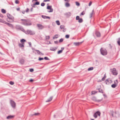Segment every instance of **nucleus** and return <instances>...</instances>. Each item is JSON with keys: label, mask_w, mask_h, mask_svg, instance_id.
<instances>
[{"label": "nucleus", "mask_w": 120, "mask_h": 120, "mask_svg": "<svg viewBox=\"0 0 120 120\" xmlns=\"http://www.w3.org/2000/svg\"><path fill=\"white\" fill-rule=\"evenodd\" d=\"M7 25H8L11 28H13V25L11 24L10 23L8 22Z\"/></svg>", "instance_id": "21"}, {"label": "nucleus", "mask_w": 120, "mask_h": 120, "mask_svg": "<svg viewBox=\"0 0 120 120\" xmlns=\"http://www.w3.org/2000/svg\"><path fill=\"white\" fill-rule=\"evenodd\" d=\"M116 86H116L115 85V84H113L112 85L111 87L112 88H115V87H116Z\"/></svg>", "instance_id": "35"}, {"label": "nucleus", "mask_w": 120, "mask_h": 120, "mask_svg": "<svg viewBox=\"0 0 120 120\" xmlns=\"http://www.w3.org/2000/svg\"><path fill=\"white\" fill-rule=\"evenodd\" d=\"M71 14L70 12H68L66 13L65 14V15L68 17H69L71 16Z\"/></svg>", "instance_id": "16"}, {"label": "nucleus", "mask_w": 120, "mask_h": 120, "mask_svg": "<svg viewBox=\"0 0 120 120\" xmlns=\"http://www.w3.org/2000/svg\"><path fill=\"white\" fill-rule=\"evenodd\" d=\"M79 16H77L76 17V20H79Z\"/></svg>", "instance_id": "47"}, {"label": "nucleus", "mask_w": 120, "mask_h": 120, "mask_svg": "<svg viewBox=\"0 0 120 120\" xmlns=\"http://www.w3.org/2000/svg\"><path fill=\"white\" fill-rule=\"evenodd\" d=\"M106 77V74H105L104 76L101 79V81H104L105 80Z\"/></svg>", "instance_id": "23"}, {"label": "nucleus", "mask_w": 120, "mask_h": 120, "mask_svg": "<svg viewBox=\"0 0 120 120\" xmlns=\"http://www.w3.org/2000/svg\"><path fill=\"white\" fill-rule=\"evenodd\" d=\"M94 10H93L92 12L90 13V18H91L93 15H94Z\"/></svg>", "instance_id": "18"}, {"label": "nucleus", "mask_w": 120, "mask_h": 120, "mask_svg": "<svg viewBox=\"0 0 120 120\" xmlns=\"http://www.w3.org/2000/svg\"><path fill=\"white\" fill-rule=\"evenodd\" d=\"M0 22H2L4 23L7 24L8 23V22H6L5 21L2 20L1 19H0Z\"/></svg>", "instance_id": "24"}, {"label": "nucleus", "mask_w": 120, "mask_h": 120, "mask_svg": "<svg viewBox=\"0 0 120 120\" xmlns=\"http://www.w3.org/2000/svg\"><path fill=\"white\" fill-rule=\"evenodd\" d=\"M92 99L94 101H96L98 102H100L102 100L103 98H102L100 100H97L95 97H93L92 98Z\"/></svg>", "instance_id": "10"}, {"label": "nucleus", "mask_w": 120, "mask_h": 120, "mask_svg": "<svg viewBox=\"0 0 120 120\" xmlns=\"http://www.w3.org/2000/svg\"><path fill=\"white\" fill-rule=\"evenodd\" d=\"M55 37L56 38H58V35H55Z\"/></svg>", "instance_id": "63"}, {"label": "nucleus", "mask_w": 120, "mask_h": 120, "mask_svg": "<svg viewBox=\"0 0 120 120\" xmlns=\"http://www.w3.org/2000/svg\"><path fill=\"white\" fill-rule=\"evenodd\" d=\"M29 9L28 8H27L26 10V12H28L29 11Z\"/></svg>", "instance_id": "58"}, {"label": "nucleus", "mask_w": 120, "mask_h": 120, "mask_svg": "<svg viewBox=\"0 0 120 120\" xmlns=\"http://www.w3.org/2000/svg\"><path fill=\"white\" fill-rule=\"evenodd\" d=\"M53 97L52 96L50 97L47 101H46V102H49L51 101L53 98Z\"/></svg>", "instance_id": "19"}, {"label": "nucleus", "mask_w": 120, "mask_h": 120, "mask_svg": "<svg viewBox=\"0 0 120 120\" xmlns=\"http://www.w3.org/2000/svg\"><path fill=\"white\" fill-rule=\"evenodd\" d=\"M78 22L80 23H82L83 22V20L82 18L80 19L79 20Z\"/></svg>", "instance_id": "30"}, {"label": "nucleus", "mask_w": 120, "mask_h": 120, "mask_svg": "<svg viewBox=\"0 0 120 120\" xmlns=\"http://www.w3.org/2000/svg\"><path fill=\"white\" fill-rule=\"evenodd\" d=\"M37 26L38 27L39 29H41L44 28V27L42 25L40 24H38L37 25Z\"/></svg>", "instance_id": "12"}, {"label": "nucleus", "mask_w": 120, "mask_h": 120, "mask_svg": "<svg viewBox=\"0 0 120 120\" xmlns=\"http://www.w3.org/2000/svg\"><path fill=\"white\" fill-rule=\"evenodd\" d=\"M20 42L23 44H24V42H25L26 40H25L22 39L20 40Z\"/></svg>", "instance_id": "20"}, {"label": "nucleus", "mask_w": 120, "mask_h": 120, "mask_svg": "<svg viewBox=\"0 0 120 120\" xmlns=\"http://www.w3.org/2000/svg\"><path fill=\"white\" fill-rule=\"evenodd\" d=\"M16 9L17 11H19L20 10V8H17Z\"/></svg>", "instance_id": "60"}, {"label": "nucleus", "mask_w": 120, "mask_h": 120, "mask_svg": "<svg viewBox=\"0 0 120 120\" xmlns=\"http://www.w3.org/2000/svg\"><path fill=\"white\" fill-rule=\"evenodd\" d=\"M0 16L1 17H3V15L1 14H0Z\"/></svg>", "instance_id": "62"}, {"label": "nucleus", "mask_w": 120, "mask_h": 120, "mask_svg": "<svg viewBox=\"0 0 120 120\" xmlns=\"http://www.w3.org/2000/svg\"><path fill=\"white\" fill-rule=\"evenodd\" d=\"M64 49V47H62L61 48V50H62V51Z\"/></svg>", "instance_id": "64"}, {"label": "nucleus", "mask_w": 120, "mask_h": 120, "mask_svg": "<svg viewBox=\"0 0 120 120\" xmlns=\"http://www.w3.org/2000/svg\"><path fill=\"white\" fill-rule=\"evenodd\" d=\"M24 44H19V47H24Z\"/></svg>", "instance_id": "26"}, {"label": "nucleus", "mask_w": 120, "mask_h": 120, "mask_svg": "<svg viewBox=\"0 0 120 120\" xmlns=\"http://www.w3.org/2000/svg\"><path fill=\"white\" fill-rule=\"evenodd\" d=\"M46 39H47L49 40V39L50 37L49 36H46Z\"/></svg>", "instance_id": "46"}, {"label": "nucleus", "mask_w": 120, "mask_h": 120, "mask_svg": "<svg viewBox=\"0 0 120 120\" xmlns=\"http://www.w3.org/2000/svg\"><path fill=\"white\" fill-rule=\"evenodd\" d=\"M19 62L20 63L22 64H24V60L23 59H20L19 60Z\"/></svg>", "instance_id": "13"}, {"label": "nucleus", "mask_w": 120, "mask_h": 120, "mask_svg": "<svg viewBox=\"0 0 120 120\" xmlns=\"http://www.w3.org/2000/svg\"><path fill=\"white\" fill-rule=\"evenodd\" d=\"M75 3L76 5L78 6H79L80 5L79 3L78 2H76Z\"/></svg>", "instance_id": "38"}, {"label": "nucleus", "mask_w": 120, "mask_h": 120, "mask_svg": "<svg viewBox=\"0 0 120 120\" xmlns=\"http://www.w3.org/2000/svg\"><path fill=\"white\" fill-rule=\"evenodd\" d=\"M101 53L103 56H105L107 55L108 53L107 50L104 48H101L100 49Z\"/></svg>", "instance_id": "2"}, {"label": "nucleus", "mask_w": 120, "mask_h": 120, "mask_svg": "<svg viewBox=\"0 0 120 120\" xmlns=\"http://www.w3.org/2000/svg\"><path fill=\"white\" fill-rule=\"evenodd\" d=\"M65 27V26L63 25H61L60 26V28L61 29H64Z\"/></svg>", "instance_id": "32"}, {"label": "nucleus", "mask_w": 120, "mask_h": 120, "mask_svg": "<svg viewBox=\"0 0 120 120\" xmlns=\"http://www.w3.org/2000/svg\"><path fill=\"white\" fill-rule=\"evenodd\" d=\"M34 71V70L33 68H31L30 69V71L31 72H32Z\"/></svg>", "instance_id": "50"}, {"label": "nucleus", "mask_w": 120, "mask_h": 120, "mask_svg": "<svg viewBox=\"0 0 120 120\" xmlns=\"http://www.w3.org/2000/svg\"><path fill=\"white\" fill-rule=\"evenodd\" d=\"M92 4V2H90L89 3V6H90Z\"/></svg>", "instance_id": "57"}, {"label": "nucleus", "mask_w": 120, "mask_h": 120, "mask_svg": "<svg viewBox=\"0 0 120 120\" xmlns=\"http://www.w3.org/2000/svg\"><path fill=\"white\" fill-rule=\"evenodd\" d=\"M52 6H48L47 9H50V11H48V12H52L53 11V9L52 8Z\"/></svg>", "instance_id": "7"}, {"label": "nucleus", "mask_w": 120, "mask_h": 120, "mask_svg": "<svg viewBox=\"0 0 120 120\" xmlns=\"http://www.w3.org/2000/svg\"><path fill=\"white\" fill-rule=\"evenodd\" d=\"M95 34L96 36L98 37H99L101 36L100 33L98 31L96 32Z\"/></svg>", "instance_id": "15"}, {"label": "nucleus", "mask_w": 120, "mask_h": 120, "mask_svg": "<svg viewBox=\"0 0 120 120\" xmlns=\"http://www.w3.org/2000/svg\"><path fill=\"white\" fill-rule=\"evenodd\" d=\"M93 67H91L89 68L88 69V71H90L91 70H92L93 69Z\"/></svg>", "instance_id": "31"}, {"label": "nucleus", "mask_w": 120, "mask_h": 120, "mask_svg": "<svg viewBox=\"0 0 120 120\" xmlns=\"http://www.w3.org/2000/svg\"><path fill=\"white\" fill-rule=\"evenodd\" d=\"M117 42L118 45L120 46V37L117 39Z\"/></svg>", "instance_id": "22"}, {"label": "nucleus", "mask_w": 120, "mask_h": 120, "mask_svg": "<svg viewBox=\"0 0 120 120\" xmlns=\"http://www.w3.org/2000/svg\"><path fill=\"white\" fill-rule=\"evenodd\" d=\"M62 50H59L58 52L57 53L58 54H59L62 53Z\"/></svg>", "instance_id": "40"}, {"label": "nucleus", "mask_w": 120, "mask_h": 120, "mask_svg": "<svg viewBox=\"0 0 120 120\" xmlns=\"http://www.w3.org/2000/svg\"><path fill=\"white\" fill-rule=\"evenodd\" d=\"M69 35H66L65 36V38H69Z\"/></svg>", "instance_id": "49"}, {"label": "nucleus", "mask_w": 120, "mask_h": 120, "mask_svg": "<svg viewBox=\"0 0 120 120\" xmlns=\"http://www.w3.org/2000/svg\"><path fill=\"white\" fill-rule=\"evenodd\" d=\"M98 90H99V92L101 93H103V91L102 89L101 88H99L98 89Z\"/></svg>", "instance_id": "28"}, {"label": "nucleus", "mask_w": 120, "mask_h": 120, "mask_svg": "<svg viewBox=\"0 0 120 120\" xmlns=\"http://www.w3.org/2000/svg\"><path fill=\"white\" fill-rule=\"evenodd\" d=\"M105 82L106 84L108 85L109 83H111L112 81L109 79H108L106 80L105 81Z\"/></svg>", "instance_id": "11"}, {"label": "nucleus", "mask_w": 120, "mask_h": 120, "mask_svg": "<svg viewBox=\"0 0 120 120\" xmlns=\"http://www.w3.org/2000/svg\"><path fill=\"white\" fill-rule=\"evenodd\" d=\"M92 92V94H95L96 93H97V92H96L95 91H93Z\"/></svg>", "instance_id": "53"}, {"label": "nucleus", "mask_w": 120, "mask_h": 120, "mask_svg": "<svg viewBox=\"0 0 120 120\" xmlns=\"http://www.w3.org/2000/svg\"><path fill=\"white\" fill-rule=\"evenodd\" d=\"M50 0H44L43 2H46L47 1H49Z\"/></svg>", "instance_id": "54"}, {"label": "nucleus", "mask_w": 120, "mask_h": 120, "mask_svg": "<svg viewBox=\"0 0 120 120\" xmlns=\"http://www.w3.org/2000/svg\"><path fill=\"white\" fill-rule=\"evenodd\" d=\"M54 43L55 44H57L58 43V41H54Z\"/></svg>", "instance_id": "61"}, {"label": "nucleus", "mask_w": 120, "mask_h": 120, "mask_svg": "<svg viewBox=\"0 0 120 120\" xmlns=\"http://www.w3.org/2000/svg\"><path fill=\"white\" fill-rule=\"evenodd\" d=\"M57 49V48H56V47H55V48H51L50 49V50H51V51H55Z\"/></svg>", "instance_id": "25"}, {"label": "nucleus", "mask_w": 120, "mask_h": 120, "mask_svg": "<svg viewBox=\"0 0 120 120\" xmlns=\"http://www.w3.org/2000/svg\"><path fill=\"white\" fill-rule=\"evenodd\" d=\"M2 12L3 13H5L6 12L5 10L4 9H2L1 10Z\"/></svg>", "instance_id": "34"}, {"label": "nucleus", "mask_w": 120, "mask_h": 120, "mask_svg": "<svg viewBox=\"0 0 120 120\" xmlns=\"http://www.w3.org/2000/svg\"><path fill=\"white\" fill-rule=\"evenodd\" d=\"M45 5V4L44 3H42L41 4V5L42 6H44Z\"/></svg>", "instance_id": "45"}, {"label": "nucleus", "mask_w": 120, "mask_h": 120, "mask_svg": "<svg viewBox=\"0 0 120 120\" xmlns=\"http://www.w3.org/2000/svg\"><path fill=\"white\" fill-rule=\"evenodd\" d=\"M56 23L57 24V25H60V22L59 20L56 21Z\"/></svg>", "instance_id": "37"}, {"label": "nucleus", "mask_w": 120, "mask_h": 120, "mask_svg": "<svg viewBox=\"0 0 120 120\" xmlns=\"http://www.w3.org/2000/svg\"><path fill=\"white\" fill-rule=\"evenodd\" d=\"M112 70V72L114 75H116L117 73L116 72V69L115 68H114L112 69H111Z\"/></svg>", "instance_id": "9"}, {"label": "nucleus", "mask_w": 120, "mask_h": 120, "mask_svg": "<svg viewBox=\"0 0 120 120\" xmlns=\"http://www.w3.org/2000/svg\"><path fill=\"white\" fill-rule=\"evenodd\" d=\"M15 28L16 29L20 30L23 32L25 31V30L23 28V27L19 25H16Z\"/></svg>", "instance_id": "4"}, {"label": "nucleus", "mask_w": 120, "mask_h": 120, "mask_svg": "<svg viewBox=\"0 0 120 120\" xmlns=\"http://www.w3.org/2000/svg\"><path fill=\"white\" fill-rule=\"evenodd\" d=\"M34 81V80L33 79H31L30 80V82H32Z\"/></svg>", "instance_id": "59"}, {"label": "nucleus", "mask_w": 120, "mask_h": 120, "mask_svg": "<svg viewBox=\"0 0 120 120\" xmlns=\"http://www.w3.org/2000/svg\"><path fill=\"white\" fill-rule=\"evenodd\" d=\"M84 11H83L82 12L81 14V15H83L85 14V13L84 12Z\"/></svg>", "instance_id": "51"}, {"label": "nucleus", "mask_w": 120, "mask_h": 120, "mask_svg": "<svg viewBox=\"0 0 120 120\" xmlns=\"http://www.w3.org/2000/svg\"><path fill=\"white\" fill-rule=\"evenodd\" d=\"M42 18L44 19H46L47 17V16L45 15H42L41 16Z\"/></svg>", "instance_id": "36"}, {"label": "nucleus", "mask_w": 120, "mask_h": 120, "mask_svg": "<svg viewBox=\"0 0 120 120\" xmlns=\"http://www.w3.org/2000/svg\"><path fill=\"white\" fill-rule=\"evenodd\" d=\"M82 43V42H74V44L75 46H78L81 44Z\"/></svg>", "instance_id": "14"}, {"label": "nucleus", "mask_w": 120, "mask_h": 120, "mask_svg": "<svg viewBox=\"0 0 120 120\" xmlns=\"http://www.w3.org/2000/svg\"><path fill=\"white\" fill-rule=\"evenodd\" d=\"M28 44H29V46L30 47L31 46V43L30 42H28Z\"/></svg>", "instance_id": "56"}, {"label": "nucleus", "mask_w": 120, "mask_h": 120, "mask_svg": "<svg viewBox=\"0 0 120 120\" xmlns=\"http://www.w3.org/2000/svg\"><path fill=\"white\" fill-rule=\"evenodd\" d=\"M70 4L68 3H65V6L67 7H69L70 6Z\"/></svg>", "instance_id": "27"}, {"label": "nucleus", "mask_w": 120, "mask_h": 120, "mask_svg": "<svg viewBox=\"0 0 120 120\" xmlns=\"http://www.w3.org/2000/svg\"><path fill=\"white\" fill-rule=\"evenodd\" d=\"M44 59V58H43L39 57L38 59V60L39 61H41L43 60Z\"/></svg>", "instance_id": "43"}, {"label": "nucleus", "mask_w": 120, "mask_h": 120, "mask_svg": "<svg viewBox=\"0 0 120 120\" xmlns=\"http://www.w3.org/2000/svg\"><path fill=\"white\" fill-rule=\"evenodd\" d=\"M63 41V38L60 39L59 40V42L60 43L61 42Z\"/></svg>", "instance_id": "42"}, {"label": "nucleus", "mask_w": 120, "mask_h": 120, "mask_svg": "<svg viewBox=\"0 0 120 120\" xmlns=\"http://www.w3.org/2000/svg\"><path fill=\"white\" fill-rule=\"evenodd\" d=\"M14 117V116H13L10 115L8 116L7 117V119H11L13 118Z\"/></svg>", "instance_id": "17"}, {"label": "nucleus", "mask_w": 120, "mask_h": 120, "mask_svg": "<svg viewBox=\"0 0 120 120\" xmlns=\"http://www.w3.org/2000/svg\"><path fill=\"white\" fill-rule=\"evenodd\" d=\"M20 21H22L20 22L22 24L25 26H29L32 25L31 22L28 20L25 19H20Z\"/></svg>", "instance_id": "1"}, {"label": "nucleus", "mask_w": 120, "mask_h": 120, "mask_svg": "<svg viewBox=\"0 0 120 120\" xmlns=\"http://www.w3.org/2000/svg\"><path fill=\"white\" fill-rule=\"evenodd\" d=\"M36 51H37V52L38 54H40V53H41V52L39 50H36Z\"/></svg>", "instance_id": "48"}, {"label": "nucleus", "mask_w": 120, "mask_h": 120, "mask_svg": "<svg viewBox=\"0 0 120 120\" xmlns=\"http://www.w3.org/2000/svg\"><path fill=\"white\" fill-rule=\"evenodd\" d=\"M10 103L12 107L14 108H15L16 107V105L15 102L12 100H11Z\"/></svg>", "instance_id": "6"}, {"label": "nucleus", "mask_w": 120, "mask_h": 120, "mask_svg": "<svg viewBox=\"0 0 120 120\" xmlns=\"http://www.w3.org/2000/svg\"><path fill=\"white\" fill-rule=\"evenodd\" d=\"M101 114L100 112L99 111H97L95 113H94L93 115V116L95 118H97V115L100 116Z\"/></svg>", "instance_id": "8"}, {"label": "nucleus", "mask_w": 120, "mask_h": 120, "mask_svg": "<svg viewBox=\"0 0 120 120\" xmlns=\"http://www.w3.org/2000/svg\"><path fill=\"white\" fill-rule=\"evenodd\" d=\"M40 4V3L38 1H36L34 4H33L34 5H38Z\"/></svg>", "instance_id": "29"}, {"label": "nucleus", "mask_w": 120, "mask_h": 120, "mask_svg": "<svg viewBox=\"0 0 120 120\" xmlns=\"http://www.w3.org/2000/svg\"><path fill=\"white\" fill-rule=\"evenodd\" d=\"M24 32L27 34H29L30 35H33L35 34L34 31H32L31 30H27L26 31L25 30Z\"/></svg>", "instance_id": "3"}, {"label": "nucleus", "mask_w": 120, "mask_h": 120, "mask_svg": "<svg viewBox=\"0 0 120 120\" xmlns=\"http://www.w3.org/2000/svg\"><path fill=\"white\" fill-rule=\"evenodd\" d=\"M7 16L8 18L11 20V21H8V22H12L13 21L14 18L13 16L9 13H7Z\"/></svg>", "instance_id": "5"}, {"label": "nucleus", "mask_w": 120, "mask_h": 120, "mask_svg": "<svg viewBox=\"0 0 120 120\" xmlns=\"http://www.w3.org/2000/svg\"><path fill=\"white\" fill-rule=\"evenodd\" d=\"M9 83L11 85H13L14 84V83L12 81H10L9 82Z\"/></svg>", "instance_id": "41"}, {"label": "nucleus", "mask_w": 120, "mask_h": 120, "mask_svg": "<svg viewBox=\"0 0 120 120\" xmlns=\"http://www.w3.org/2000/svg\"><path fill=\"white\" fill-rule=\"evenodd\" d=\"M118 83V81L117 80H116L115 81H114V84H115V85H117V84Z\"/></svg>", "instance_id": "33"}, {"label": "nucleus", "mask_w": 120, "mask_h": 120, "mask_svg": "<svg viewBox=\"0 0 120 120\" xmlns=\"http://www.w3.org/2000/svg\"><path fill=\"white\" fill-rule=\"evenodd\" d=\"M44 59L46 60H50L47 57H45Z\"/></svg>", "instance_id": "39"}, {"label": "nucleus", "mask_w": 120, "mask_h": 120, "mask_svg": "<svg viewBox=\"0 0 120 120\" xmlns=\"http://www.w3.org/2000/svg\"><path fill=\"white\" fill-rule=\"evenodd\" d=\"M109 48L111 49H112V46L110 44H109Z\"/></svg>", "instance_id": "55"}, {"label": "nucleus", "mask_w": 120, "mask_h": 120, "mask_svg": "<svg viewBox=\"0 0 120 120\" xmlns=\"http://www.w3.org/2000/svg\"><path fill=\"white\" fill-rule=\"evenodd\" d=\"M15 2L16 4H18L19 3V1L18 0H16L15 1Z\"/></svg>", "instance_id": "52"}, {"label": "nucleus", "mask_w": 120, "mask_h": 120, "mask_svg": "<svg viewBox=\"0 0 120 120\" xmlns=\"http://www.w3.org/2000/svg\"><path fill=\"white\" fill-rule=\"evenodd\" d=\"M39 113H36L34 114H33V115H35L36 116H38V115H39Z\"/></svg>", "instance_id": "44"}]
</instances>
